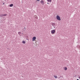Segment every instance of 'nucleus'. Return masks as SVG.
<instances>
[{
  "mask_svg": "<svg viewBox=\"0 0 80 80\" xmlns=\"http://www.w3.org/2000/svg\"><path fill=\"white\" fill-rule=\"evenodd\" d=\"M51 33H52V34H54L55 33V30H52L51 31Z\"/></svg>",
  "mask_w": 80,
  "mask_h": 80,
  "instance_id": "obj_2",
  "label": "nucleus"
},
{
  "mask_svg": "<svg viewBox=\"0 0 80 80\" xmlns=\"http://www.w3.org/2000/svg\"><path fill=\"white\" fill-rule=\"evenodd\" d=\"M67 69H68V68L67 67H64V70L66 71L67 70Z\"/></svg>",
  "mask_w": 80,
  "mask_h": 80,
  "instance_id": "obj_7",
  "label": "nucleus"
},
{
  "mask_svg": "<svg viewBox=\"0 0 80 80\" xmlns=\"http://www.w3.org/2000/svg\"><path fill=\"white\" fill-rule=\"evenodd\" d=\"M18 34H19V35H20V34H21V32H18Z\"/></svg>",
  "mask_w": 80,
  "mask_h": 80,
  "instance_id": "obj_13",
  "label": "nucleus"
},
{
  "mask_svg": "<svg viewBox=\"0 0 80 80\" xmlns=\"http://www.w3.org/2000/svg\"><path fill=\"white\" fill-rule=\"evenodd\" d=\"M40 2L41 4H42V5L44 4V1H43L42 0Z\"/></svg>",
  "mask_w": 80,
  "mask_h": 80,
  "instance_id": "obj_4",
  "label": "nucleus"
},
{
  "mask_svg": "<svg viewBox=\"0 0 80 80\" xmlns=\"http://www.w3.org/2000/svg\"><path fill=\"white\" fill-rule=\"evenodd\" d=\"M77 80H79L78 79H77Z\"/></svg>",
  "mask_w": 80,
  "mask_h": 80,
  "instance_id": "obj_15",
  "label": "nucleus"
},
{
  "mask_svg": "<svg viewBox=\"0 0 80 80\" xmlns=\"http://www.w3.org/2000/svg\"><path fill=\"white\" fill-rule=\"evenodd\" d=\"M79 78H80V77Z\"/></svg>",
  "mask_w": 80,
  "mask_h": 80,
  "instance_id": "obj_20",
  "label": "nucleus"
},
{
  "mask_svg": "<svg viewBox=\"0 0 80 80\" xmlns=\"http://www.w3.org/2000/svg\"><path fill=\"white\" fill-rule=\"evenodd\" d=\"M54 78H57V76L54 75Z\"/></svg>",
  "mask_w": 80,
  "mask_h": 80,
  "instance_id": "obj_12",
  "label": "nucleus"
},
{
  "mask_svg": "<svg viewBox=\"0 0 80 80\" xmlns=\"http://www.w3.org/2000/svg\"><path fill=\"white\" fill-rule=\"evenodd\" d=\"M7 14H1V16H7Z\"/></svg>",
  "mask_w": 80,
  "mask_h": 80,
  "instance_id": "obj_5",
  "label": "nucleus"
},
{
  "mask_svg": "<svg viewBox=\"0 0 80 80\" xmlns=\"http://www.w3.org/2000/svg\"><path fill=\"white\" fill-rule=\"evenodd\" d=\"M35 40H36V37H33L32 38V42H34V41H35Z\"/></svg>",
  "mask_w": 80,
  "mask_h": 80,
  "instance_id": "obj_3",
  "label": "nucleus"
},
{
  "mask_svg": "<svg viewBox=\"0 0 80 80\" xmlns=\"http://www.w3.org/2000/svg\"><path fill=\"white\" fill-rule=\"evenodd\" d=\"M3 5H4V3H3Z\"/></svg>",
  "mask_w": 80,
  "mask_h": 80,
  "instance_id": "obj_18",
  "label": "nucleus"
},
{
  "mask_svg": "<svg viewBox=\"0 0 80 80\" xmlns=\"http://www.w3.org/2000/svg\"><path fill=\"white\" fill-rule=\"evenodd\" d=\"M47 3L48 4H49L48 2Z\"/></svg>",
  "mask_w": 80,
  "mask_h": 80,
  "instance_id": "obj_16",
  "label": "nucleus"
},
{
  "mask_svg": "<svg viewBox=\"0 0 80 80\" xmlns=\"http://www.w3.org/2000/svg\"><path fill=\"white\" fill-rule=\"evenodd\" d=\"M40 0H37V1H40Z\"/></svg>",
  "mask_w": 80,
  "mask_h": 80,
  "instance_id": "obj_14",
  "label": "nucleus"
},
{
  "mask_svg": "<svg viewBox=\"0 0 80 80\" xmlns=\"http://www.w3.org/2000/svg\"><path fill=\"white\" fill-rule=\"evenodd\" d=\"M22 43L23 44H25V41H22Z\"/></svg>",
  "mask_w": 80,
  "mask_h": 80,
  "instance_id": "obj_11",
  "label": "nucleus"
},
{
  "mask_svg": "<svg viewBox=\"0 0 80 80\" xmlns=\"http://www.w3.org/2000/svg\"><path fill=\"white\" fill-rule=\"evenodd\" d=\"M47 1L48 2H50V3H51V2H52V0H47Z\"/></svg>",
  "mask_w": 80,
  "mask_h": 80,
  "instance_id": "obj_9",
  "label": "nucleus"
},
{
  "mask_svg": "<svg viewBox=\"0 0 80 80\" xmlns=\"http://www.w3.org/2000/svg\"><path fill=\"white\" fill-rule=\"evenodd\" d=\"M56 18L58 20H59L60 21V20H61V19H60V17L58 15H57L56 16Z\"/></svg>",
  "mask_w": 80,
  "mask_h": 80,
  "instance_id": "obj_1",
  "label": "nucleus"
},
{
  "mask_svg": "<svg viewBox=\"0 0 80 80\" xmlns=\"http://www.w3.org/2000/svg\"><path fill=\"white\" fill-rule=\"evenodd\" d=\"M34 17L35 18H36V19H38V17L37 16V15H35L34 16Z\"/></svg>",
  "mask_w": 80,
  "mask_h": 80,
  "instance_id": "obj_6",
  "label": "nucleus"
},
{
  "mask_svg": "<svg viewBox=\"0 0 80 80\" xmlns=\"http://www.w3.org/2000/svg\"><path fill=\"white\" fill-rule=\"evenodd\" d=\"M54 28H55V27H54Z\"/></svg>",
  "mask_w": 80,
  "mask_h": 80,
  "instance_id": "obj_17",
  "label": "nucleus"
},
{
  "mask_svg": "<svg viewBox=\"0 0 80 80\" xmlns=\"http://www.w3.org/2000/svg\"><path fill=\"white\" fill-rule=\"evenodd\" d=\"M13 4H12L9 5L10 7H13Z\"/></svg>",
  "mask_w": 80,
  "mask_h": 80,
  "instance_id": "obj_8",
  "label": "nucleus"
},
{
  "mask_svg": "<svg viewBox=\"0 0 80 80\" xmlns=\"http://www.w3.org/2000/svg\"><path fill=\"white\" fill-rule=\"evenodd\" d=\"M25 29V28H24Z\"/></svg>",
  "mask_w": 80,
  "mask_h": 80,
  "instance_id": "obj_19",
  "label": "nucleus"
},
{
  "mask_svg": "<svg viewBox=\"0 0 80 80\" xmlns=\"http://www.w3.org/2000/svg\"><path fill=\"white\" fill-rule=\"evenodd\" d=\"M55 25H56V24H55V23H52V26H55Z\"/></svg>",
  "mask_w": 80,
  "mask_h": 80,
  "instance_id": "obj_10",
  "label": "nucleus"
}]
</instances>
